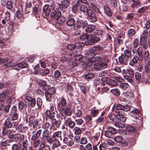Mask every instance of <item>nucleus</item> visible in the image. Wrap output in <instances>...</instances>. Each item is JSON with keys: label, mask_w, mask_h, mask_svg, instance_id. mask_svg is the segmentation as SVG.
<instances>
[{"label": "nucleus", "mask_w": 150, "mask_h": 150, "mask_svg": "<svg viewBox=\"0 0 150 150\" xmlns=\"http://www.w3.org/2000/svg\"><path fill=\"white\" fill-rule=\"evenodd\" d=\"M114 125L116 127L119 128H123L125 127V124L119 122H115Z\"/></svg>", "instance_id": "nucleus-45"}, {"label": "nucleus", "mask_w": 150, "mask_h": 150, "mask_svg": "<svg viewBox=\"0 0 150 150\" xmlns=\"http://www.w3.org/2000/svg\"><path fill=\"white\" fill-rule=\"evenodd\" d=\"M129 57H127L124 54H122L119 57V61L122 64L126 65Z\"/></svg>", "instance_id": "nucleus-15"}, {"label": "nucleus", "mask_w": 150, "mask_h": 150, "mask_svg": "<svg viewBox=\"0 0 150 150\" xmlns=\"http://www.w3.org/2000/svg\"><path fill=\"white\" fill-rule=\"evenodd\" d=\"M140 44L141 46L144 49L146 50L148 48V46L146 41L143 40H142L141 39L140 40Z\"/></svg>", "instance_id": "nucleus-44"}, {"label": "nucleus", "mask_w": 150, "mask_h": 150, "mask_svg": "<svg viewBox=\"0 0 150 150\" xmlns=\"http://www.w3.org/2000/svg\"><path fill=\"white\" fill-rule=\"evenodd\" d=\"M75 22V20L73 18H69L67 19L66 22L67 25L69 26H71L74 25Z\"/></svg>", "instance_id": "nucleus-33"}, {"label": "nucleus", "mask_w": 150, "mask_h": 150, "mask_svg": "<svg viewBox=\"0 0 150 150\" xmlns=\"http://www.w3.org/2000/svg\"><path fill=\"white\" fill-rule=\"evenodd\" d=\"M8 92L7 90H6L0 94V101L3 102L6 99V96L8 94Z\"/></svg>", "instance_id": "nucleus-24"}, {"label": "nucleus", "mask_w": 150, "mask_h": 150, "mask_svg": "<svg viewBox=\"0 0 150 150\" xmlns=\"http://www.w3.org/2000/svg\"><path fill=\"white\" fill-rule=\"evenodd\" d=\"M100 47L99 45L95 46L93 47L91 50V52L92 53L93 52L99 50H100Z\"/></svg>", "instance_id": "nucleus-60"}, {"label": "nucleus", "mask_w": 150, "mask_h": 150, "mask_svg": "<svg viewBox=\"0 0 150 150\" xmlns=\"http://www.w3.org/2000/svg\"><path fill=\"white\" fill-rule=\"evenodd\" d=\"M70 56L72 57H76L75 59L77 60L78 62L77 65H79V66H85L86 64H87V62H86V60L83 61V57L82 55L78 54V52L77 51H75L73 52V53H71L69 54Z\"/></svg>", "instance_id": "nucleus-3"}, {"label": "nucleus", "mask_w": 150, "mask_h": 150, "mask_svg": "<svg viewBox=\"0 0 150 150\" xmlns=\"http://www.w3.org/2000/svg\"><path fill=\"white\" fill-rule=\"evenodd\" d=\"M28 126L31 127L33 126V129L34 130H36L37 129V126L38 124L39 121L37 119H35L32 121L31 123L30 121L29 122Z\"/></svg>", "instance_id": "nucleus-18"}, {"label": "nucleus", "mask_w": 150, "mask_h": 150, "mask_svg": "<svg viewBox=\"0 0 150 150\" xmlns=\"http://www.w3.org/2000/svg\"><path fill=\"white\" fill-rule=\"evenodd\" d=\"M27 100L30 102V106L31 107H36L37 108L41 107L42 104V100L40 98H37V103L36 104V100L35 98H33L29 96L26 97Z\"/></svg>", "instance_id": "nucleus-2"}, {"label": "nucleus", "mask_w": 150, "mask_h": 150, "mask_svg": "<svg viewBox=\"0 0 150 150\" xmlns=\"http://www.w3.org/2000/svg\"><path fill=\"white\" fill-rule=\"evenodd\" d=\"M37 82L39 85L42 87L44 86L46 84V81L42 80H38Z\"/></svg>", "instance_id": "nucleus-61"}, {"label": "nucleus", "mask_w": 150, "mask_h": 150, "mask_svg": "<svg viewBox=\"0 0 150 150\" xmlns=\"http://www.w3.org/2000/svg\"><path fill=\"white\" fill-rule=\"evenodd\" d=\"M100 133H97L94 136L92 137V139L95 142H96L97 145H98L100 142Z\"/></svg>", "instance_id": "nucleus-38"}, {"label": "nucleus", "mask_w": 150, "mask_h": 150, "mask_svg": "<svg viewBox=\"0 0 150 150\" xmlns=\"http://www.w3.org/2000/svg\"><path fill=\"white\" fill-rule=\"evenodd\" d=\"M71 105L70 104L68 103V105L66 106V108H64V109L62 110V112H63L65 114V116H69L71 115L72 112L71 110ZM66 116L64 117V119H65Z\"/></svg>", "instance_id": "nucleus-12"}, {"label": "nucleus", "mask_w": 150, "mask_h": 150, "mask_svg": "<svg viewBox=\"0 0 150 150\" xmlns=\"http://www.w3.org/2000/svg\"><path fill=\"white\" fill-rule=\"evenodd\" d=\"M112 94L117 96H119L120 94V92L119 90L117 88L111 89L110 91Z\"/></svg>", "instance_id": "nucleus-43"}, {"label": "nucleus", "mask_w": 150, "mask_h": 150, "mask_svg": "<svg viewBox=\"0 0 150 150\" xmlns=\"http://www.w3.org/2000/svg\"><path fill=\"white\" fill-rule=\"evenodd\" d=\"M74 130L75 134L78 135L81 133V130L79 127H76L74 128Z\"/></svg>", "instance_id": "nucleus-59"}, {"label": "nucleus", "mask_w": 150, "mask_h": 150, "mask_svg": "<svg viewBox=\"0 0 150 150\" xmlns=\"http://www.w3.org/2000/svg\"><path fill=\"white\" fill-rule=\"evenodd\" d=\"M124 112H122V113L119 114L117 113V118L119 120H120L123 122H125L126 119V117L125 116L124 113Z\"/></svg>", "instance_id": "nucleus-20"}, {"label": "nucleus", "mask_w": 150, "mask_h": 150, "mask_svg": "<svg viewBox=\"0 0 150 150\" xmlns=\"http://www.w3.org/2000/svg\"><path fill=\"white\" fill-rule=\"evenodd\" d=\"M49 131L48 129H45L42 132V139H44V138H46L49 137Z\"/></svg>", "instance_id": "nucleus-40"}, {"label": "nucleus", "mask_w": 150, "mask_h": 150, "mask_svg": "<svg viewBox=\"0 0 150 150\" xmlns=\"http://www.w3.org/2000/svg\"><path fill=\"white\" fill-rule=\"evenodd\" d=\"M61 134L62 132H61L57 131L54 132L52 135V136L54 137V138H60V139L61 140Z\"/></svg>", "instance_id": "nucleus-42"}, {"label": "nucleus", "mask_w": 150, "mask_h": 150, "mask_svg": "<svg viewBox=\"0 0 150 150\" xmlns=\"http://www.w3.org/2000/svg\"><path fill=\"white\" fill-rule=\"evenodd\" d=\"M23 142L22 150H27V146L28 144V141L27 140L26 137L25 140Z\"/></svg>", "instance_id": "nucleus-39"}, {"label": "nucleus", "mask_w": 150, "mask_h": 150, "mask_svg": "<svg viewBox=\"0 0 150 150\" xmlns=\"http://www.w3.org/2000/svg\"><path fill=\"white\" fill-rule=\"evenodd\" d=\"M52 144V149H54L59 147L61 145L59 140L57 138H55L54 139Z\"/></svg>", "instance_id": "nucleus-19"}, {"label": "nucleus", "mask_w": 150, "mask_h": 150, "mask_svg": "<svg viewBox=\"0 0 150 150\" xmlns=\"http://www.w3.org/2000/svg\"><path fill=\"white\" fill-rule=\"evenodd\" d=\"M34 132H32L33 135L31 138V140L38 139L40 136L42 132V130L41 129L38 130L36 133H34Z\"/></svg>", "instance_id": "nucleus-21"}, {"label": "nucleus", "mask_w": 150, "mask_h": 150, "mask_svg": "<svg viewBox=\"0 0 150 150\" xmlns=\"http://www.w3.org/2000/svg\"><path fill=\"white\" fill-rule=\"evenodd\" d=\"M62 15L61 12L58 10H53L51 14V17L52 18H54L57 20Z\"/></svg>", "instance_id": "nucleus-14"}, {"label": "nucleus", "mask_w": 150, "mask_h": 150, "mask_svg": "<svg viewBox=\"0 0 150 150\" xmlns=\"http://www.w3.org/2000/svg\"><path fill=\"white\" fill-rule=\"evenodd\" d=\"M122 70L123 74H126L127 75L130 76L131 77H134V72L132 69H127L126 70L124 69H123Z\"/></svg>", "instance_id": "nucleus-27"}, {"label": "nucleus", "mask_w": 150, "mask_h": 150, "mask_svg": "<svg viewBox=\"0 0 150 150\" xmlns=\"http://www.w3.org/2000/svg\"><path fill=\"white\" fill-rule=\"evenodd\" d=\"M79 3H76V5H75L73 6L72 8V12L74 13H76L79 10Z\"/></svg>", "instance_id": "nucleus-49"}, {"label": "nucleus", "mask_w": 150, "mask_h": 150, "mask_svg": "<svg viewBox=\"0 0 150 150\" xmlns=\"http://www.w3.org/2000/svg\"><path fill=\"white\" fill-rule=\"evenodd\" d=\"M107 129L105 132V135L108 138H112V135L117 133V130L113 127H109Z\"/></svg>", "instance_id": "nucleus-6"}, {"label": "nucleus", "mask_w": 150, "mask_h": 150, "mask_svg": "<svg viewBox=\"0 0 150 150\" xmlns=\"http://www.w3.org/2000/svg\"><path fill=\"white\" fill-rule=\"evenodd\" d=\"M88 21L94 23L97 21V18L94 11L91 10L86 15Z\"/></svg>", "instance_id": "nucleus-8"}, {"label": "nucleus", "mask_w": 150, "mask_h": 150, "mask_svg": "<svg viewBox=\"0 0 150 150\" xmlns=\"http://www.w3.org/2000/svg\"><path fill=\"white\" fill-rule=\"evenodd\" d=\"M88 40L89 44L93 45L99 41L100 40V38L99 37H96L94 34H91L89 35Z\"/></svg>", "instance_id": "nucleus-7"}, {"label": "nucleus", "mask_w": 150, "mask_h": 150, "mask_svg": "<svg viewBox=\"0 0 150 150\" xmlns=\"http://www.w3.org/2000/svg\"><path fill=\"white\" fill-rule=\"evenodd\" d=\"M11 130L7 129L6 127H4L2 130V134L4 135H7L9 137L10 135H11Z\"/></svg>", "instance_id": "nucleus-35"}, {"label": "nucleus", "mask_w": 150, "mask_h": 150, "mask_svg": "<svg viewBox=\"0 0 150 150\" xmlns=\"http://www.w3.org/2000/svg\"><path fill=\"white\" fill-rule=\"evenodd\" d=\"M4 125L5 127L7 128H10L12 127V124L10 118H8L6 119L4 123Z\"/></svg>", "instance_id": "nucleus-28"}, {"label": "nucleus", "mask_w": 150, "mask_h": 150, "mask_svg": "<svg viewBox=\"0 0 150 150\" xmlns=\"http://www.w3.org/2000/svg\"><path fill=\"white\" fill-rule=\"evenodd\" d=\"M104 11V13L107 16L111 17L112 16V13L110 8L107 6H105L103 7Z\"/></svg>", "instance_id": "nucleus-22"}, {"label": "nucleus", "mask_w": 150, "mask_h": 150, "mask_svg": "<svg viewBox=\"0 0 150 150\" xmlns=\"http://www.w3.org/2000/svg\"><path fill=\"white\" fill-rule=\"evenodd\" d=\"M139 58L137 55H135L133 59L130 61L129 64L131 66H133L134 64L137 63Z\"/></svg>", "instance_id": "nucleus-29"}, {"label": "nucleus", "mask_w": 150, "mask_h": 150, "mask_svg": "<svg viewBox=\"0 0 150 150\" xmlns=\"http://www.w3.org/2000/svg\"><path fill=\"white\" fill-rule=\"evenodd\" d=\"M69 4L70 2L69 1L63 0L62 1L61 3L59 4V7L62 12H64L65 11V9L68 7Z\"/></svg>", "instance_id": "nucleus-9"}, {"label": "nucleus", "mask_w": 150, "mask_h": 150, "mask_svg": "<svg viewBox=\"0 0 150 150\" xmlns=\"http://www.w3.org/2000/svg\"><path fill=\"white\" fill-rule=\"evenodd\" d=\"M79 10L86 15L92 10L87 6L82 4H79Z\"/></svg>", "instance_id": "nucleus-11"}, {"label": "nucleus", "mask_w": 150, "mask_h": 150, "mask_svg": "<svg viewBox=\"0 0 150 150\" xmlns=\"http://www.w3.org/2000/svg\"><path fill=\"white\" fill-rule=\"evenodd\" d=\"M74 113L76 116L79 117L82 115V112L81 110L79 109H77L74 110Z\"/></svg>", "instance_id": "nucleus-46"}, {"label": "nucleus", "mask_w": 150, "mask_h": 150, "mask_svg": "<svg viewBox=\"0 0 150 150\" xmlns=\"http://www.w3.org/2000/svg\"><path fill=\"white\" fill-rule=\"evenodd\" d=\"M128 86V85L127 83H121L120 86V88L123 89L125 90Z\"/></svg>", "instance_id": "nucleus-62"}, {"label": "nucleus", "mask_w": 150, "mask_h": 150, "mask_svg": "<svg viewBox=\"0 0 150 150\" xmlns=\"http://www.w3.org/2000/svg\"><path fill=\"white\" fill-rule=\"evenodd\" d=\"M12 150H22V146L21 144H14L12 146Z\"/></svg>", "instance_id": "nucleus-32"}, {"label": "nucleus", "mask_w": 150, "mask_h": 150, "mask_svg": "<svg viewBox=\"0 0 150 150\" xmlns=\"http://www.w3.org/2000/svg\"><path fill=\"white\" fill-rule=\"evenodd\" d=\"M132 51L133 54H136L138 55L141 61L142 60L143 58V57L142 56L143 49L141 47H139L137 49L136 48H133Z\"/></svg>", "instance_id": "nucleus-10"}, {"label": "nucleus", "mask_w": 150, "mask_h": 150, "mask_svg": "<svg viewBox=\"0 0 150 150\" xmlns=\"http://www.w3.org/2000/svg\"><path fill=\"white\" fill-rule=\"evenodd\" d=\"M51 95L50 93L46 91L45 92V95L47 100L50 102L51 101L52 99Z\"/></svg>", "instance_id": "nucleus-48"}, {"label": "nucleus", "mask_w": 150, "mask_h": 150, "mask_svg": "<svg viewBox=\"0 0 150 150\" xmlns=\"http://www.w3.org/2000/svg\"><path fill=\"white\" fill-rule=\"evenodd\" d=\"M101 58L100 57L98 56L93 57L88 59V60H86V62H87L86 66H90L91 65H93L94 66H108L107 64V62H108L109 60L106 59V62H101L99 63L98 62L101 61Z\"/></svg>", "instance_id": "nucleus-1"}, {"label": "nucleus", "mask_w": 150, "mask_h": 150, "mask_svg": "<svg viewBox=\"0 0 150 150\" xmlns=\"http://www.w3.org/2000/svg\"><path fill=\"white\" fill-rule=\"evenodd\" d=\"M13 6L11 2L7 1L6 2V8L9 9H11L12 8Z\"/></svg>", "instance_id": "nucleus-63"}, {"label": "nucleus", "mask_w": 150, "mask_h": 150, "mask_svg": "<svg viewBox=\"0 0 150 150\" xmlns=\"http://www.w3.org/2000/svg\"><path fill=\"white\" fill-rule=\"evenodd\" d=\"M134 77H131L130 76L128 75L124 76V78L126 79L127 81L130 83H132L133 82V80L132 78Z\"/></svg>", "instance_id": "nucleus-56"}, {"label": "nucleus", "mask_w": 150, "mask_h": 150, "mask_svg": "<svg viewBox=\"0 0 150 150\" xmlns=\"http://www.w3.org/2000/svg\"><path fill=\"white\" fill-rule=\"evenodd\" d=\"M65 123L66 125L71 129H73L75 125V122L72 121L70 117L67 118L65 120Z\"/></svg>", "instance_id": "nucleus-16"}, {"label": "nucleus", "mask_w": 150, "mask_h": 150, "mask_svg": "<svg viewBox=\"0 0 150 150\" xmlns=\"http://www.w3.org/2000/svg\"><path fill=\"white\" fill-rule=\"evenodd\" d=\"M61 121L59 120H58L56 121L55 119H52V125L50 127V130H55V128H54V126L56 125V127L57 128H59L61 123Z\"/></svg>", "instance_id": "nucleus-13"}, {"label": "nucleus", "mask_w": 150, "mask_h": 150, "mask_svg": "<svg viewBox=\"0 0 150 150\" xmlns=\"http://www.w3.org/2000/svg\"><path fill=\"white\" fill-rule=\"evenodd\" d=\"M57 23L59 25H62L65 21V18L62 15L57 20H56Z\"/></svg>", "instance_id": "nucleus-31"}, {"label": "nucleus", "mask_w": 150, "mask_h": 150, "mask_svg": "<svg viewBox=\"0 0 150 150\" xmlns=\"http://www.w3.org/2000/svg\"><path fill=\"white\" fill-rule=\"evenodd\" d=\"M18 142H22L25 139V137L24 135L23 134H20L18 136Z\"/></svg>", "instance_id": "nucleus-64"}, {"label": "nucleus", "mask_w": 150, "mask_h": 150, "mask_svg": "<svg viewBox=\"0 0 150 150\" xmlns=\"http://www.w3.org/2000/svg\"><path fill=\"white\" fill-rule=\"evenodd\" d=\"M46 117H50L52 122V120L54 119L53 118L55 115V113L53 112H50L49 110H46L45 112Z\"/></svg>", "instance_id": "nucleus-34"}, {"label": "nucleus", "mask_w": 150, "mask_h": 150, "mask_svg": "<svg viewBox=\"0 0 150 150\" xmlns=\"http://www.w3.org/2000/svg\"><path fill=\"white\" fill-rule=\"evenodd\" d=\"M144 59L148 60L149 58L150 54L148 51H145L143 54Z\"/></svg>", "instance_id": "nucleus-57"}, {"label": "nucleus", "mask_w": 150, "mask_h": 150, "mask_svg": "<svg viewBox=\"0 0 150 150\" xmlns=\"http://www.w3.org/2000/svg\"><path fill=\"white\" fill-rule=\"evenodd\" d=\"M39 12V8L38 6L35 5L33 7V13L34 15H36Z\"/></svg>", "instance_id": "nucleus-52"}, {"label": "nucleus", "mask_w": 150, "mask_h": 150, "mask_svg": "<svg viewBox=\"0 0 150 150\" xmlns=\"http://www.w3.org/2000/svg\"><path fill=\"white\" fill-rule=\"evenodd\" d=\"M32 140L33 145L34 148L38 147L39 145L40 146L41 143L40 139H38Z\"/></svg>", "instance_id": "nucleus-30"}, {"label": "nucleus", "mask_w": 150, "mask_h": 150, "mask_svg": "<svg viewBox=\"0 0 150 150\" xmlns=\"http://www.w3.org/2000/svg\"><path fill=\"white\" fill-rule=\"evenodd\" d=\"M130 109L129 106H124L119 104L116 105L115 111L116 113L120 114L122 113V112H124V111H128Z\"/></svg>", "instance_id": "nucleus-5"}, {"label": "nucleus", "mask_w": 150, "mask_h": 150, "mask_svg": "<svg viewBox=\"0 0 150 150\" xmlns=\"http://www.w3.org/2000/svg\"><path fill=\"white\" fill-rule=\"evenodd\" d=\"M103 34V31L101 30H97L95 31L93 34L96 36V37H101Z\"/></svg>", "instance_id": "nucleus-47"}, {"label": "nucleus", "mask_w": 150, "mask_h": 150, "mask_svg": "<svg viewBox=\"0 0 150 150\" xmlns=\"http://www.w3.org/2000/svg\"><path fill=\"white\" fill-rule=\"evenodd\" d=\"M9 140L11 142H18V136L14 135V134H11L10 135L9 137Z\"/></svg>", "instance_id": "nucleus-36"}, {"label": "nucleus", "mask_w": 150, "mask_h": 150, "mask_svg": "<svg viewBox=\"0 0 150 150\" xmlns=\"http://www.w3.org/2000/svg\"><path fill=\"white\" fill-rule=\"evenodd\" d=\"M76 46L74 44H69L67 46V48L70 50H73L76 47Z\"/></svg>", "instance_id": "nucleus-58"}, {"label": "nucleus", "mask_w": 150, "mask_h": 150, "mask_svg": "<svg viewBox=\"0 0 150 150\" xmlns=\"http://www.w3.org/2000/svg\"><path fill=\"white\" fill-rule=\"evenodd\" d=\"M99 110L96 109L95 108H93L91 110V113L93 117L97 116L98 112Z\"/></svg>", "instance_id": "nucleus-37"}, {"label": "nucleus", "mask_w": 150, "mask_h": 150, "mask_svg": "<svg viewBox=\"0 0 150 150\" xmlns=\"http://www.w3.org/2000/svg\"><path fill=\"white\" fill-rule=\"evenodd\" d=\"M40 147L42 148H44L45 150H50V147L49 145H45L44 143V142H42L40 144Z\"/></svg>", "instance_id": "nucleus-53"}, {"label": "nucleus", "mask_w": 150, "mask_h": 150, "mask_svg": "<svg viewBox=\"0 0 150 150\" xmlns=\"http://www.w3.org/2000/svg\"><path fill=\"white\" fill-rule=\"evenodd\" d=\"M90 5L91 8L95 11V12L98 14H101V13L98 7V6L96 5L95 4L93 3H91Z\"/></svg>", "instance_id": "nucleus-23"}, {"label": "nucleus", "mask_w": 150, "mask_h": 150, "mask_svg": "<svg viewBox=\"0 0 150 150\" xmlns=\"http://www.w3.org/2000/svg\"><path fill=\"white\" fill-rule=\"evenodd\" d=\"M114 139L116 142L120 143L123 140V138L121 136L118 135L114 137Z\"/></svg>", "instance_id": "nucleus-51"}, {"label": "nucleus", "mask_w": 150, "mask_h": 150, "mask_svg": "<svg viewBox=\"0 0 150 150\" xmlns=\"http://www.w3.org/2000/svg\"><path fill=\"white\" fill-rule=\"evenodd\" d=\"M108 84L109 85L112 87H114L117 85V82L113 79H110L109 81Z\"/></svg>", "instance_id": "nucleus-50"}, {"label": "nucleus", "mask_w": 150, "mask_h": 150, "mask_svg": "<svg viewBox=\"0 0 150 150\" xmlns=\"http://www.w3.org/2000/svg\"><path fill=\"white\" fill-rule=\"evenodd\" d=\"M81 23L80 21H77L76 23L74 24L73 26V29L76 30L78 29H79L81 28Z\"/></svg>", "instance_id": "nucleus-41"}, {"label": "nucleus", "mask_w": 150, "mask_h": 150, "mask_svg": "<svg viewBox=\"0 0 150 150\" xmlns=\"http://www.w3.org/2000/svg\"><path fill=\"white\" fill-rule=\"evenodd\" d=\"M96 28V25H89L86 28L85 31L86 32L90 33L93 31Z\"/></svg>", "instance_id": "nucleus-26"}, {"label": "nucleus", "mask_w": 150, "mask_h": 150, "mask_svg": "<svg viewBox=\"0 0 150 150\" xmlns=\"http://www.w3.org/2000/svg\"><path fill=\"white\" fill-rule=\"evenodd\" d=\"M1 144L2 146H9L10 145V140L7 139L4 142H1Z\"/></svg>", "instance_id": "nucleus-55"}, {"label": "nucleus", "mask_w": 150, "mask_h": 150, "mask_svg": "<svg viewBox=\"0 0 150 150\" xmlns=\"http://www.w3.org/2000/svg\"><path fill=\"white\" fill-rule=\"evenodd\" d=\"M89 36V35L87 34L84 33L80 35V38L82 40H84L85 39H87L88 40V38Z\"/></svg>", "instance_id": "nucleus-54"}, {"label": "nucleus", "mask_w": 150, "mask_h": 150, "mask_svg": "<svg viewBox=\"0 0 150 150\" xmlns=\"http://www.w3.org/2000/svg\"><path fill=\"white\" fill-rule=\"evenodd\" d=\"M140 111L139 109H136L133 110L130 113V115L134 118L138 119Z\"/></svg>", "instance_id": "nucleus-17"}, {"label": "nucleus", "mask_w": 150, "mask_h": 150, "mask_svg": "<svg viewBox=\"0 0 150 150\" xmlns=\"http://www.w3.org/2000/svg\"><path fill=\"white\" fill-rule=\"evenodd\" d=\"M67 105V100L63 97L60 98L59 102L58 103L57 105V110L59 112H62L64 109V108Z\"/></svg>", "instance_id": "nucleus-4"}, {"label": "nucleus", "mask_w": 150, "mask_h": 150, "mask_svg": "<svg viewBox=\"0 0 150 150\" xmlns=\"http://www.w3.org/2000/svg\"><path fill=\"white\" fill-rule=\"evenodd\" d=\"M49 5L48 4L45 5L43 7V13L47 16L49 15L51 11L50 9L49 8Z\"/></svg>", "instance_id": "nucleus-25"}]
</instances>
